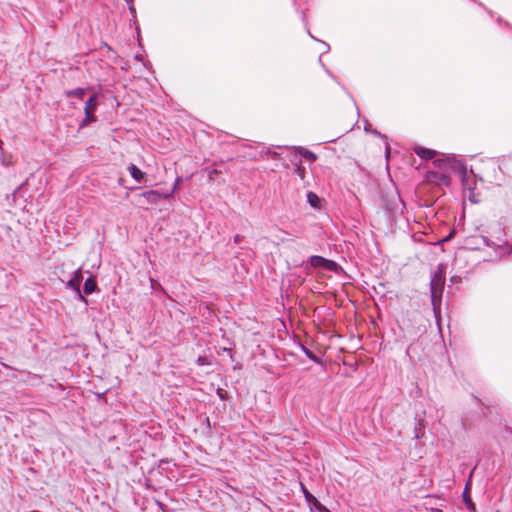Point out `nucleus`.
I'll return each mask as SVG.
<instances>
[{"mask_svg": "<svg viewBox=\"0 0 512 512\" xmlns=\"http://www.w3.org/2000/svg\"><path fill=\"white\" fill-rule=\"evenodd\" d=\"M433 164L437 169L445 171L449 176L451 173L457 174L460 177L463 188L472 190L468 186L467 167L461 159H457L454 155H449L435 159Z\"/></svg>", "mask_w": 512, "mask_h": 512, "instance_id": "nucleus-1", "label": "nucleus"}, {"mask_svg": "<svg viewBox=\"0 0 512 512\" xmlns=\"http://www.w3.org/2000/svg\"><path fill=\"white\" fill-rule=\"evenodd\" d=\"M444 284L445 266L444 264H439L430 279L431 304L436 317L440 313Z\"/></svg>", "mask_w": 512, "mask_h": 512, "instance_id": "nucleus-2", "label": "nucleus"}, {"mask_svg": "<svg viewBox=\"0 0 512 512\" xmlns=\"http://www.w3.org/2000/svg\"><path fill=\"white\" fill-rule=\"evenodd\" d=\"M99 93H93L85 102L84 106V119L80 123V128L85 127L89 123L96 122L97 117L94 112L96 111L99 104Z\"/></svg>", "mask_w": 512, "mask_h": 512, "instance_id": "nucleus-3", "label": "nucleus"}, {"mask_svg": "<svg viewBox=\"0 0 512 512\" xmlns=\"http://www.w3.org/2000/svg\"><path fill=\"white\" fill-rule=\"evenodd\" d=\"M164 192L158 190H148L140 193L138 197V203L140 206L157 204L161 199H164Z\"/></svg>", "mask_w": 512, "mask_h": 512, "instance_id": "nucleus-4", "label": "nucleus"}, {"mask_svg": "<svg viewBox=\"0 0 512 512\" xmlns=\"http://www.w3.org/2000/svg\"><path fill=\"white\" fill-rule=\"evenodd\" d=\"M300 485L304 498L306 502L309 504L311 511L330 512L326 506L319 502L318 499L312 493L309 492V490L305 487L304 484L301 483Z\"/></svg>", "mask_w": 512, "mask_h": 512, "instance_id": "nucleus-5", "label": "nucleus"}, {"mask_svg": "<svg viewBox=\"0 0 512 512\" xmlns=\"http://www.w3.org/2000/svg\"><path fill=\"white\" fill-rule=\"evenodd\" d=\"M82 279H83L82 271H81V269H78L77 271H75L74 276L67 282L66 287L70 288L76 292L77 300L87 303V299L82 294L81 289H80Z\"/></svg>", "mask_w": 512, "mask_h": 512, "instance_id": "nucleus-6", "label": "nucleus"}, {"mask_svg": "<svg viewBox=\"0 0 512 512\" xmlns=\"http://www.w3.org/2000/svg\"><path fill=\"white\" fill-rule=\"evenodd\" d=\"M426 180L438 186L450 185V176L443 170L427 172Z\"/></svg>", "mask_w": 512, "mask_h": 512, "instance_id": "nucleus-7", "label": "nucleus"}, {"mask_svg": "<svg viewBox=\"0 0 512 512\" xmlns=\"http://www.w3.org/2000/svg\"><path fill=\"white\" fill-rule=\"evenodd\" d=\"M310 264L316 268H327L332 270L336 263L334 261L328 260L322 256L314 255L310 257Z\"/></svg>", "mask_w": 512, "mask_h": 512, "instance_id": "nucleus-8", "label": "nucleus"}, {"mask_svg": "<svg viewBox=\"0 0 512 512\" xmlns=\"http://www.w3.org/2000/svg\"><path fill=\"white\" fill-rule=\"evenodd\" d=\"M127 169L131 177L138 183H143L147 181L146 173L139 169L135 164H130Z\"/></svg>", "mask_w": 512, "mask_h": 512, "instance_id": "nucleus-9", "label": "nucleus"}, {"mask_svg": "<svg viewBox=\"0 0 512 512\" xmlns=\"http://www.w3.org/2000/svg\"><path fill=\"white\" fill-rule=\"evenodd\" d=\"M414 152L418 157H420L423 160H431L437 155V152L435 150L421 146H416L414 148Z\"/></svg>", "mask_w": 512, "mask_h": 512, "instance_id": "nucleus-10", "label": "nucleus"}, {"mask_svg": "<svg viewBox=\"0 0 512 512\" xmlns=\"http://www.w3.org/2000/svg\"><path fill=\"white\" fill-rule=\"evenodd\" d=\"M96 291H98L97 283L95 279L92 276H90L84 282L83 292L86 295H90Z\"/></svg>", "mask_w": 512, "mask_h": 512, "instance_id": "nucleus-11", "label": "nucleus"}, {"mask_svg": "<svg viewBox=\"0 0 512 512\" xmlns=\"http://www.w3.org/2000/svg\"><path fill=\"white\" fill-rule=\"evenodd\" d=\"M307 201L313 208L320 207L321 199L316 193H314L312 191L307 193Z\"/></svg>", "mask_w": 512, "mask_h": 512, "instance_id": "nucleus-12", "label": "nucleus"}, {"mask_svg": "<svg viewBox=\"0 0 512 512\" xmlns=\"http://www.w3.org/2000/svg\"><path fill=\"white\" fill-rule=\"evenodd\" d=\"M300 348L310 360H312L313 362H315L317 364L321 363L320 358L316 354H314L310 349H308L305 345H303L302 343H300Z\"/></svg>", "mask_w": 512, "mask_h": 512, "instance_id": "nucleus-13", "label": "nucleus"}, {"mask_svg": "<svg viewBox=\"0 0 512 512\" xmlns=\"http://www.w3.org/2000/svg\"><path fill=\"white\" fill-rule=\"evenodd\" d=\"M463 500L469 510H475V505L470 498L468 484L466 485L464 492H463Z\"/></svg>", "mask_w": 512, "mask_h": 512, "instance_id": "nucleus-14", "label": "nucleus"}, {"mask_svg": "<svg viewBox=\"0 0 512 512\" xmlns=\"http://www.w3.org/2000/svg\"><path fill=\"white\" fill-rule=\"evenodd\" d=\"M85 93H86V89L79 87V88L67 91L66 96L82 99L84 97Z\"/></svg>", "mask_w": 512, "mask_h": 512, "instance_id": "nucleus-15", "label": "nucleus"}, {"mask_svg": "<svg viewBox=\"0 0 512 512\" xmlns=\"http://www.w3.org/2000/svg\"><path fill=\"white\" fill-rule=\"evenodd\" d=\"M181 177H177L176 180H175V183L172 187V189L168 192H165L164 193V199L167 200L169 198H171L173 196V194L175 193V191L178 189V186H179V183L181 182Z\"/></svg>", "mask_w": 512, "mask_h": 512, "instance_id": "nucleus-16", "label": "nucleus"}, {"mask_svg": "<svg viewBox=\"0 0 512 512\" xmlns=\"http://www.w3.org/2000/svg\"><path fill=\"white\" fill-rule=\"evenodd\" d=\"M301 154L303 157L310 160L311 162H313L317 159V156L313 152L303 149V148H301Z\"/></svg>", "mask_w": 512, "mask_h": 512, "instance_id": "nucleus-17", "label": "nucleus"}, {"mask_svg": "<svg viewBox=\"0 0 512 512\" xmlns=\"http://www.w3.org/2000/svg\"><path fill=\"white\" fill-rule=\"evenodd\" d=\"M264 155H269V156H271V157L275 158L276 156H278V155H279V153H278V152H276V151L271 150L270 148H267V149H262V150L259 152V156H260V158H263V156H264Z\"/></svg>", "mask_w": 512, "mask_h": 512, "instance_id": "nucleus-18", "label": "nucleus"}, {"mask_svg": "<svg viewBox=\"0 0 512 512\" xmlns=\"http://www.w3.org/2000/svg\"><path fill=\"white\" fill-rule=\"evenodd\" d=\"M423 428H424L423 420H419L418 424L415 428V438L419 439L422 436V434H420V432L422 431Z\"/></svg>", "mask_w": 512, "mask_h": 512, "instance_id": "nucleus-19", "label": "nucleus"}, {"mask_svg": "<svg viewBox=\"0 0 512 512\" xmlns=\"http://www.w3.org/2000/svg\"><path fill=\"white\" fill-rule=\"evenodd\" d=\"M296 172L297 174L303 179L304 176H305V168H303L302 166H297L296 168Z\"/></svg>", "mask_w": 512, "mask_h": 512, "instance_id": "nucleus-20", "label": "nucleus"}, {"mask_svg": "<svg viewBox=\"0 0 512 512\" xmlns=\"http://www.w3.org/2000/svg\"><path fill=\"white\" fill-rule=\"evenodd\" d=\"M20 187H21V186H19L17 189H15V190L13 191V193H12V194H8V195H7V199H8V200H10V199H11L13 202H15L16 194H17L18 190L20 189Z\"/></svg>", "mask_w": 512, "mask_h": 512, "instance_id": "nucleus-21", "label": "nucleus"}, {"mask_svg": "<svg viewBox=\"0 0 512 512\" xmlns=\"http://www.w3.org/2000/svg\"><path fill=\"white\" fill-rule=\"evenodd\" d=\"M241 239H242V236L237 234V235L234 236L233 240H234V243L238 244V243L241 242Z\"/></svg>", "mask_w": 512, "mask_h": 512, "instance_id": "nucleus-22", "label": "nucleus"}, {"mask_svg": "<svg viewBox=\"0 0 512 512\" xmlns=\"http://www.w3.org/2000/svg\"><path fill=\"white\" fill-rule=\"evenodd\" d=\"M323 44L326 46V51L325 52H328V50H330V47L325 42H323Z\"/></svg>", "mask_w": 512, "mask_h": 512, "instance_id": "nucleus-23", "label": "nucleus"}, {"mask_svg": "<svg viewBox=\"0 0 512 512\" xmlns=\"http://www.w3.org/2000/svg\"><path fill=\"white\" fill-rule=\"evenodd\" d=\"M118 183H119V185H123V179L119 178Z\"/></svg>", "mask_w": 512, "mask_h": 512, "instance_id": "nucleus-24", "label": "nucleus"}, {"mask_svg": "<svg viewBox=\"0 0 512 512\" xmlns=\"http://www.w3.org/2000/svg\"><path fill=\"white\" fill-rule=\"evenodd\" d=\"M130 11H131L132 13H134V12H135L134 7H132V6H131V7H130Z\"/></svg>", "mask_w": 512, "mask_h": 512, "instance_id": "nucleus-25", "label": "nucleus"}, {"mask_svg": "<svg viewBox=\"0 0 512 512\" xmlns=\"http://www.w3.org/2000/svg\"><path fill=\"white\" fill-rule=\"evenodd\" d=\"M2 145H3V142L0 140V150L1 151L3 150Z\"/></svg>", "mask_w": 512, "mask_h": 512, "instance_id": "nucleus-26", "label": "nucleus"}, {"mask_svg": "<svg viewBox=\"0 0 512 512\" xmlns=\"http://www.w3.org/2000/svg\"><path fill=\"white\" fill-rule=\"evenodd\" d=\"M470 200H471V202H473V203H476V202H477L476 200H474V199L472 198V196H470Z\"/></svg>", "mask_w": 512, "mask_h": 512, "instance_id": "nucleus-27", "label": "nucleus"}, {"mask_svg": "<svg viewBox=\"0 0 512 512\" xmlns=\"http://www.w3.org/2000/svg\"><path fill=\"white\" fill-rule=\"evenodd\" d=\"M213 173H216V170H214L212 173H210L209 178H212Z\"/></svg>", "mask_w": 512, "mask_h": 512, "instance_id": "nucleus-28", "label": "nucleus"}, {"mask_svg": "<svg viewBox=\"0 0 512 512\" xmlns=\"http://www.w3.org/2000/svg\"><path fill=\"white\" fill-rule=\"evenodd\" d=\"M373 133H375V134H377V135H379V136L381 135V134H380L378 131H376V130H375V131H373Z\"/></svg>", "mask_w": 512, "mask_h": 512, "instance_id": "nucleus-29", "label": "nucleus"}, {"mask_svg": "<svg viewBox=\"0 0 512 512\" xmlns=\"http://www.w3.org/2000/svg\"><path fill=\"white\" fill-rule=\"evenodd\" d=\"M365 131H370V127H365Z\"/></svg>", "mask_w": 512, "mask_h": 512, "instance_id": "nucleus-30", "label": "nucleus"}, {"mask_svg": "<svg viewBox=\"0 0 512 512\" xmlns=\"http://www.w3.org/2000/svg\"><path fill=\"white\" fill-rule=\"evenodd\" d=\"M365 131H370V127H365Z\"/></svg>", "mask_w": 512, "mask_h": 512, "instance_id": "nucleus-31", "label": "nucleus"}]
</instances>
